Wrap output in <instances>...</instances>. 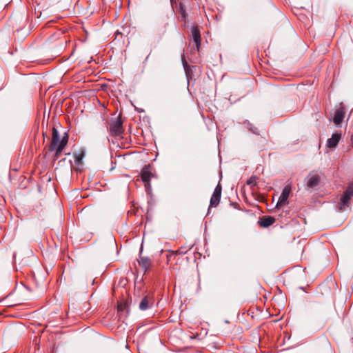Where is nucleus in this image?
Here are the masks:
<instances>
[{
  "mask_svg": "<svg viewBox=\"0 0 353 353\" xmlns=\"http://www.w3.org/2000/svg\"><path fill=\"white\" fill-rule=\"evenodd\" d=\"M321 181V176L315 171L310 172L305 178L307 190H312L319 186Z\"/></svg>",
  "mask_w": 353,
  "mask_h": 353,
  "instance_id": "1",
  "label": "nucleus"
},
{
  "mask_svg": "<svg viewBox=\"0 0 353 353\" xmlns=\"http://www.w3.org/2000/svg\"><path fill=\"white\" fill-rule=\"evenodd\" d=\"M109 130L110 134L115 137L121 135L123 133V128L120 116L111 119L109 123Z\"/></svg>",
  "mask_w": 353,
  "mask_h": 353,
  "instance_id": "2",
  "label": "nucleus"
},
{
  "mask_svg": "<svg viewBox=\"0 0 353 353\" xmlns=\"http://www.w3.org/2000/svg\"><path fill=\"white\" fill-rule=\"evenodd\" d=\"M291 187L290 185H288L284 187L283 189V191L281 192V194L278 200V202L276 205V208H281L286 204H288V199L289 197V195L291 192Z\"/></svg>",
  "mask_w": 353,
  "mask_h": 353,
  "instance_id": "3",
  "label": "nucleus"
},
{
  "mask_svg": "<svg viewBox=\"0 0 353 353\" xmlns=\"http://www.w3.org/2000/svg\"><path fill=\"white\" fill-rule=\"evenodd\" d=\"M221 191H222V187L221 184L219 183L218 185L216 186L214 192L211 196L210 199V207H216L221 200Z\"/></svg>",
  "mask_w": 353,
  "mask_h": 353,
  "instance_id": "4",
  "label": "nucleus"
},
{
  "mask_svg": "<svg viewBox=\"0 0 353 353\" xmlns=\"http://www.w3.org/2000/svg\"><path fill=\"white\" fill-rule=\"evenodd\" d=\"M61 139H60L59 132L54 127L52 128V139L51 143L49 147L50 151L52 152L54 150V148L59 147V142Z\"/></svg>",
  "mask_w": 353,
  "mask_h": 353,
  "instance_id": "5",
  "label": "nucleus"
},
{
  "mask_svg": "<svg viewBox=\"0 0 353 353\" xmlns=\"http://www.w3.org/2000/svg\"><path fill=\"white\" fill-rule=\"evenodd\" d=\"M154 304L152 296L146 295L141 301L139 307L141 310H146L150 308Z\"/></svg>",
  "mask_w": 353,
  "mask_h": 353,
  "instance_id": "6",
  "label": "nucleus"
},
{
  "mask_svg": "<svg viewBox=\"0 0 353 353\" xmlns=\"http://www.w3.org/2000/svg\"><path fill=\"white\" fill-rule=\"evenodd\" d=\"M68 141V135L67 133H65L64 135L62 137L61 141L59 142V147H57L54 148L55 154H54V158L58 159L59 157L60 154L61 153L62 150L64 149L65 145H67Z\"/></svg>",
  "mask_w": 353,
  "mask_h": 353,
  "instance_id": "7",
  "label": "nucleus"
},
{
  "mask_svg": "<svg viewBox=\"0 0 353 353\" xmlns=\"http://www.w3.org/2000/svg\"><path fill=\"white\" fill-rule=\"evenodd\" d=\"M345 108L343 106L337 108L334 112V116L333 118V122L336 125H340L345 117Z\"/></svg>",
  "mask_w": 353,
  "mask_h": 353,
  "instance_id": "8",
  "label": "nucleus"
},
{
  "mask_svg": "<svg viewBox=\"0 0 353 353\" xmlns=\"http://www.w3.org/2000/svg\"><path fill=\"white\" fill-rule=\"evenodd\" d=\"M191 32H192L193 41L196 44L197 50L199 51V46L201 44V34H200V31H199L198 27L192 26L191 28Z\"/></svg>",
  "mask_w": 353,
  "mask_h": 353,
  "instance_id": "9",
  "label": "nucleus"
},
{
  "mask_svg": "<svg viewBox=\"0 0 353 353\" xmlns=\"http://www.w3.org/2000/svg\"><path fill=\"white\" fill-rule=\"evenodd\" d=\"M341 138V134L339 133H334L332 134V137L328 139L327 141L326 145L329 148H334L336 147L340 139Z\"/></svg>",
  "mask_w": 353,
  "mask_h": 353,
  "instance_id": "10",
  "label": "nucleus"
},
{
  "mask_svg": "<svg viewBox=\"0 0 353 353\" xmlns=\"http://www.w3.org/2000/svg\"><path fill=\"white\" fill-rule=\"evenodd\" d=\"M352 198V196H350V195L344 192L338 204L339 210H343L345 207L349 206Z\"/></svg>",
  "mask_w": 353,
  "mask_h": 353,
  "instance_id": "11",
  "label": "nucleus"
},
{
  "mask_svg": "<svg viewBox=\"0 0 353 353\" xmlns=\"http://www.w3.org/2000/svg\"><path fill=\"white\" fill-rule=\"evenodd\" d=\"M152 174L150 172V166L149 165H145L141 172V177L143 182L146 183H149L151 179Z\"/></svg>",
  "mask_w": 353,
  "mask_h": 353,
  "instance_id": "12",
  "label": "nucleus"
},
{
  "mask_svg": "<svg viewBox=\"0 0 353 353\" xmlns=\"http://www.w3.org/2000/svg\"><path fill=\"white\" fill-rule=\"evenodd\" d=\"M275 222V219L270 216H264L259 221V224L262 228H268Z\"/></svg>",
  "mask_w": 353,
  "mask_h": 353,
  "instance_id": "13",
  "label": "nucleus"
},
{
  "mask_svg": "<svg viewBox=\"0 0 353 353\" xmlns=\"http://www.w3.org/2000/svg\"><path fill=\"white\" fill-rule=\"evenodd\" d=\"M139 264L145 272H147L152 266V261L148 257H141L139 261Z\"/></svg>",
  "mask_w": 353,
  "mask_h": 353,
  "instance_id": "14",
  "label": "nucleus"
},
{
  "mask_svg": "<svg viewBox=\"0 0 353 353\" xmlns=\"http://www.w3.org/2000/svg\"><path fill=\"white\" fill-rule=\"evenodd\" d=\"M182 63H183V68H184V70H185V76L187 77V79L188 81H189V80L190 79L192 78L193 77V71H192V68L194 66H190L188 64V63L186 62L185 58H182Z\"/></svg>",
  "mask_w": 353,
  "mask_h": 353,
  "instance_id": "15",
  "label": "nucleus"
},
{
  "mask_svg": "<svg viewBox=\"0 0 353 353\" xmlns=\"http://www.w3.org/2000/svg\"><path fill=\"white\" fill-rule=\"evenodd\" d=\"M247 127L249 129V130L250 132H252L253 134H259V129L253 126L252 124H251L250 123H249V122L247 123Z\"/></svg>",
  "mask_w": 353,
  "mask_h": 353,
  "instance_id": "16",
  "label": "nucleus"
},
{
  "mask_svg": "<svg viewBox=\"0 0 353 353\" xmlns=\"http://www.w3.org/2000/svg\"><path fill=\"white\" fill-rule=\"evenodd\" d=\"M179 9H180L181 17L183 18V20H185L186 17H187V13L185 12L184 6L181 3H180V5H179Z\"/></svg>",
  "mask_w": 353,
  "mask_h": 353,
  "instance_id": "17",
  "label": "nucleus"
},
{
  "mask_svg": "<svg viewBox=\"0 0 353 353\" xmlns=\"http://www.w3.org/2000/svg\"><path fill=\"white\" fill-rule=\"evenodd\" d=\"M347 194L350 195V196L353 197V183H351L347 188L345 191Z\"/></svg>",
  "mask_w": 353,
  "mask_h": 353,
  "instance_id": "18",
  "label": "nucleus"
},
{
  "mask_svg": "<svg viewBox=\"0 0 353 353\" xmlns=\"http://www.w3.org/2000/svg\"><path fill=\"white\" fill-rule=\"evenodd\" d=\"M256 176H251L247 181V184L249 185H256Z\"/></svg>",
  "mask_w": 353,
  "mask_h": 353,
  "instance_id": "19",
  "label": "nucleus"
},
{
  "mask_svg": "<svg viewBox=\"0 0 353 353\" xmlns=\"http://www.w3.org/2000/svg\"><path fill=\"white\" fill-rule=\"evenodd\" d=\"M82 159V155L81 154H76L74 161L77 163H79Z\"/></svg>",
  "mask_w": 353,
  "mask_h": 353,
  "instance_id": "20",
  "label": "nucleus"
},
{
  "mask_svg": "<svg viewBox=\"0 0 353 353\" xmlns=\"http://www.w3.org/2000/svg\"><path fill=\"white\" fill-rule=\"evenodd\" d=\"M125 309V305H123V304H119L118 305V312H122Z\"/></svg>",
  "mask_w": 353,
  "mask_h": 353,
  "instance_id": "21",
  "label": "nucleus"
}]
</instances>
